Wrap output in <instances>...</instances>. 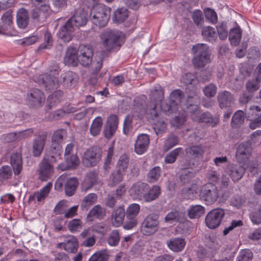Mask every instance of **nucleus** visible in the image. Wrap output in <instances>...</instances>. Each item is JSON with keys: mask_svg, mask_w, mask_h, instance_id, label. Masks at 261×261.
I'll use <instances>...</instances> for the list:
<instances>
[{"mask_svg": "<svg viewBox=\"0 0 261 261\" xmlns=\"http://www.w3.org/2000/svg\"><path fill=\"white\" fill-rule=\"evenodd\" d=\"M164 97L163 89L160 85H157L154 87L148 108H146L144 105L141 104L140 106L137 103L135 105L134 111L138 113L137 116L139 118H142L146 113L148 119L154 120L158 115L157 106L162 101Z\"/></svg>", "mask_w": 261, "mask_h": 261, "instance_id": "f257e3e1", "label": "nucleus"}, {"mask_svg": "<svg viewBox=\"0 0 261 261\" xmlns=\"http://www.w3.org/2000/svg\"><path fill=\"white\" fill-rule=\"evenodd\" d=\"M100 38L107 50L118 49L123 43L121 32L116 30H107L101 33Z\"/></svg>", "mask_w": 261, "mask_h": 261, "instance_id": "f03ea898", "label": "nucleus"}, {"mask_svg": "<svg viewBox=\"0 0 261 261\" xmlns=\"http://www.w3.org/2000/svg\"><path fill=\"white\" fill-rule=\"evenodd\" d=\"M192 52L194 55L192 63L195 68H203L211 62L208 47L206 44L198 43L193 45Z\"/></svg>", "mask_w": 261, "mask_h": 261, "instance_id": "7ed1b4c3", "label": "nucleus"}, {"mask_svg": "<svg viewBox=\"0 0 261 261\" xmlns=\"http://www.w3.org/2000/svg\"><path fill=\"white\" fill-rule=\"evenodd\" d=\"M186 158L181 163L183 169H191L196 167V162L203 156L204 149L201 145H192L185 149Z\"/></svg>", "mask_w": 261, "mask_h": 261, "instance_id": "20e7f679", "label": "nucleus"}, {"mask_svg": "<svg viewBox=\"0 0 261 261\" xmlns=\"http://www.w3.org/2000/svg\"><path fill=\"white\" fill-rule=\"evenodd\" d=\"M110 15V9L102 5L94 7L90 14L93 23L99 27H103L107 24Z\"/></svg>", "mask_w": 261, "mask_h": 261, "instance_id": "39448f33", "label": "nucleus"}, {"mask_svg": "<svg viewBox=\"0 0 261 261\" xmlns=\"http://www.w3.org/2000/svg\"><path fill=\"white\" fill-rule=\"evenodd\" d=\"M199 197L207 205L214 203L218 197V190L217 187L211 182L205 184L201 189Z\"/></svg>", "mask_w": 261, "mask_h": 261, "instance_id": "423d86ee", "label": "nucleus"}, {"mask_svg": "<svg viewBox=\"0 0 261 261\" xmlns=\"http://www.w3.org/2000/svg\"><path fill=\"white\" fill-rule=\"evenodd\" d=\"M159 228V216L151 214L148 215L142 223L141 231L144 235L150 236L155 233Z\"/></svg>", "mask_w": 261, "mask_h": 261, "instance_id": "0eeeda50", "label": "nucleus"}, {"mask_svg": "<svg viewBox=\"0 0 261 261\" xmlns=\"http://www.w3.org/2000/svg\"><path fill=\"white\" fill-rule=\"evenodd\" d=\"M102 152L97 147H92L87 149L82 158V163L86 167L96 166L101 159Z\"/></svg>", "mask_w": 261, "mask_h": 261, "instance_id": "6e6552de", "label": "nucleus"}, {"mask_svg": "<svg viewBox=\"0 0 261 261\" xmlns=\"http://www.w3.org/2000/svg\"><path fill=\"white\" fill-rule=\"evenodd\" d=\"M225 215L224 210L221 208L212 210L205 217L206 225L210 229H215L218 227L221 224Z\"/></svg>", "mask_w": 261, "mask_h": 261, "instance_id": "1a4fd4ad", "label": "nucleus"}, {"mask_svg": "<svg viewBox=\"0 0 261 261\" xmlns=\"http://www.w3.org/2000/svg\"><path fill=\"white\" fill-rule=\"evenodd\" d=\"M181 82L186 85V92L188 95H197L200 92L199 80L196 76L191 73L184 74Z\"/></svg>", "mask_w": 261, "mask_h": 261, "instance_id": "9d476101", "label": "nucleus"}, {"mask_svg": "<svg viewBox=\"0 0 261 261\" xmlns=\"http://www.w3.org/2000/svg\"><path fill=\"white\" fill-rule=\"evenodd\" d=\"M140 211V206L138 203L130 204L126 211V220L123 226L125 229H130L137 224V216Z\"/></svg>", "mask_w": 261, "mask_h": 261, "instance_id": "9b49d317", "label": "nucleus"}, {"mask_svg": "<svg viewBox=\"0 0 261 261\" xmlns=\"http://www.w3.org/2000/svg\"><path fill=\"white\" fill-rule=\"evenodd\" d=\"M39 178L41 181H46L54 172V167L49 157H43L38 165Z\"/></svg>", "mask_w": 261, "mask_h": 261, "instance_id": "f8f14e48", "label": "nucleus"}, {"mask_svg": "<svg viewBox=\"0 0 261 261\" xmlns=\"http://www.w3.org/2000/svg\"><path fill=\"white\" fill-rule=\"evenodd\" d=\"M77 54L79 64L83 66L87 67L92 63L93 49L90 45L81 44L77 50Z\"/></svg>", "mask_w": 261, "mask_h": 261, "instance_id": "ddd939ff", "label": "nucleus"}, {"mask_svg": "<svg viewBox=\"0 0 261 261\" xmlns=\"http://www.w3.org/2000/svg\"><path fill=\"white\" fill-rule=\"evenodd\" d=\"M47 135L45 132L35 134L32 145V152L34 157L41 156L46 144Z\"/></svg>", "mask_w": 261, "mask_h": 261, "instance_id": "4468645a", "label": "nucleus"}, {"mask_svg": "<svg viewBox=\"0 0 261 261\" xmlns=\"http://www.w3.org/2000/svg\"><path fill=\"white\" fill-rule=\"evenodd\" d=\"M27 99L31 107L39 108L43 105L45 97L41 90L38 89H34L28 94Z\"/></svg>", "mask_w": 261, "mask_h": 261, "instance_id": "2eb2a0df", "label": "nucleus"}, {"mask_svg": "<svg viewBox=\"0 0 261 261\" xmlns=\"http://www.w3.org/2000/svg\"><path fill=\"white\" fill-rule=\"evenodd\" d=\"M248 117L250 120L249 127L252 129L261 126V108L257 106L249 108Z\"/></svg>", "mask_w": 261, "mask_h": 261, "instance_id": "dca6fc26", "label": "nucleus"}, {"mask_svg": "<svg viewBox=\"0 0 261 261\" xmlns=\"http://www.w3.org/2000/svg\"><path fill=\"white\" fill-rule=\"evenodd\" d=\"M252 152L251 144L248 142L240 144L236 151V156L240 163H245L250 158Z\"/></svg>", "mask_w": 261, "mask_h": 261, "instance_id": "f3484780", "label": "nucleus"}, {"mask_svg": "<svg viewBox=\"0 0 261 261\" xmlns=\"http://www.w3.org/2000/svg\"><path fill=\"white\" fill-rule=\"evenodd\" d=\"M65 162L58 165L57 169L61 171L74 170L76 169L80 163L76 154L64 156Z\"/></svg>", "mask_w": 261, "mask_h": 261, "instance_id": "a211bd4d", "label": "nucleus"}, {"mask_svg": "<svg viewBox=\"0 0 261 261\" xmlns=\"http://www.w3.org/2000/svg\"><path fill=\"white\" fill-rule=\"evenodd\" d=\"M37 82L39 85H43L46 90H53L56 89L58 85V79L48 74L40 75Z\"/></svg>", "mask_w": 261, "mask_h": 261, "instance_id": "6ab92c4d", "label": "nucleus"}, {"mask_svg": "<svg viewBox=\"0 0 261 261\" xmlns=\"http://www.w3.org/2000/svg\"><path fill=\"white\" fill-rule=\"evenodd\" d=\"M199 98L197 95H188L187 99V112L190 115L191 118L193 120V117L199 116L200 111L198 108L197 103Z\"/></svg>", "mask_w": 261, "mask_h": 261, "instance_id": "aec40b11", "label": "nucleus"}, {"mask_svg": "<svg viewBox=\"0 0 261 261\" xmlns=\"http://www.w3.org/2000/svg\"><path fill=\"white\" fill-rule=\"evenodd\" d=\"M234 101L233 95L226 90L219 92L217 95L218 105L221 109L230 108Z\"/></svg>", "mask_w": 261, "mask_h": 261, "instance_id": "412c9836", "label": "nucleus"}, {"mask_svg": "<svg viewBox=\"0 0 261 261\" xmlns=\"http://www.w3.org/2000/svg\"><path fill=\"white\" fill-rule=\"evenodd\" d=\"M147 189V184L142 181H137L133 184L130 188V195L134 199L143 200Z\"/></svg>", "mask_w": 261, "mask_h": 261, "instance_id": "4be33fe9", "label": "nucleus"}, {"mask_svg": "<svg viewBox=\"0 0 261 261\" xmlns=\"http://www.w3.org/2000/svg\"><path fill=\"white\" fill-rule=\"evenodd\" d=\"M245 172V169L243 166L240 164H229L227 166L226 172L232 180L238 181L243 176Z\"/></svg>", "mask_w": 261, "mask_h": 261, "instance_id": "5701e85b", "label": "nucleus"}, {"mask_svg": "<svg viewBox=\"0 0 261 261\" xmlns=\"http://www.w3.org/2000/svg\"><path fill=\"white\" fill-rule=\"evenodd\" d=\"M150 142L149 136L145 134L138 136L135 144V151L138 154H142L146 152Z\"/></svg>", "mask_w": 261, "mask_h": 261, "instance_id": "b1692460", "label": "nucleus"}, {"mask_svg": "<svg viewBox=\"0 0 261 261\" xmlns=\"http://www.w3.org/2000/svg\"><path fill=\"white\" fill-rule=\"evenodd\" d=\"M193 117L194 121L199 123H204L212 127L216 126L219 122V117H214L213 115L208 112L202 113H200L199 116H194Z\"/></svg>", "mask_w": 261, "mask_h": 261, "instance_id": "393cba45", "label": "nucleus"}, {"mask_svg": "<svg viewBox=\"0 0 261 261\" xmlns=\"http://www.w3.org/2000/svg\"><path fill=\"white\" fill-rule=\"evenodd\" d=\"M74 30V27L72 25L71 21H67L59 29L58 33L59 38L65 42H68L72 38Z\"/></svg>", "mask_w": 261, "mask_h": 261, "instance_id": "a878e982", "label": "nucleus"}, {"mask_svg": "<svg viewBox=\"0 0 261 261\" xmlns=\"http://www.w3.org/2000/svg\"><path fill=\"white\" fill-rule=\"evenodd\" d=\"M60 82L64 86L71 88L75 86L77 82V76L75 72L68 71L61 74Z\"/></svg>", "mask_w": 261, "mask_h": 261, "instance_id": "bb28decb", "label": "nucleus"}, {"mask_svg": "<svg viewBox=\"0 0 261 261\" xmlns=\"http://www.w3.org/2000/svg\"><path fill=\"white\" fill-rule=\"evenodd\" d=\"M10 164L15 175H18L22 169V154L19 152H14L10 156Z\"/></svg>", "mask_w": 261, "mask_h": 261, "instance_id": "cd10ccee", "label": "nucleus"}, {"mask_svg": "<svg viewBox=\"0 0 261 261\" xmlns=\"http://www.w3.org/2000/svg\"><path fill=\"white\" fill-rule=\"evenodd\" d=\"M126 212L123 206H119L114 209L111 216L112 224L115 227L119 226L123 222Z\"/></svg>", "mask_w": 261, "mask_h": 261, "instance_id": "c85d7f7f", "label": "nucleus"}, {"mask_svg": "<svg viewBox=\"0 0 261 261\" xmlns=\"http://www.w3.org/2000/svg\"><path fill=\"white\" fill-rule=\"evenodd\" d=\"M166 244L172 251L178 252L182 251L185 247L186 241L181 238H173L167 241Z\"/></svg>", "mask_w": 261, "mask_h": 261, "instance_id": "c756f323", "label": "nucleus"}, {"mask_svg": "<svg viewBox=\"0 0 261 261\" xmlns=\"http://www.w3.org/2000/svg\"><path fill=\"white\" fill-rule=\"evenodd\" d=\"M78 58L77 50L74 48L69 47L66 51L64 62L66 65L77 66L79 63Z\"/></svg>", "mask_w": 261, "mask_h": 261, "instance_id": "7c9ffc66", "label": "nucleus"}, {"mask_svg": "<svg viewBox=\"0 0 261 261\" xmlns=\"http://www.w3.org/2000/svg\"><path fill=\"white\" fill-rule=\"evenodd\" d=\"M97 173L95 171L89 172L81 185L82 191L86 192L91 189L97 181Z\"/></svg>", "mask_w": 261, "mask_h": 261, "instance_id": "2f4dec72", "label": "nucleus"}, {"mask_svg": "<svg viewBox=\"0 0 261 261\" xmlns=\"http://www.w3.org/2000/svg\"><path fill=\"white\" fill-rule=\"evenodd\" d=\"M16 16L18 27L22 29L26 28L29 21L28 11L24 8H20L17 11Z\"/></svg>", "mask_w": 261, "mask_h": 261, "instance_id": "473e14b6", "label": "nucleus"}, {"mask_svg": "<svg viewBox=\"0 0 261 261\" xmlns=\"http://www.w3.org/2000/svg\"><path fill=\"white\" fill-rule=\"evenodd\" d=\"M145 192L143 200L150 202L156 199L161 194V188L159 186H153L151 188L148 185V189Z\"/></svg>", "mask_w": 261, "mask_h": 261, "instance_id": "72a5a7b5", "label": "nucleus"}, {"mask_svg": "<svg viewBox=\"0 0 261 261\" xmlns=\"http://www.w3.org/2000/svg\"><path fill=\"white\" fill-rule=\"evenodd\" d=\"M201 35L204 39L208 42L215 41L217 38V31L215 28L210 26L203 27Z\"/></svg>", "mask_w": 261, "mask_h": 261, "instance_id": "f704fd0d", "label": "nucleus"}, {"mask_svg": "<svg viewBox=\"0 0 261 261\" xmlns=\"http://www.w3.org/2000/svg\"><path fill=\"white\" fill-rule=\"evenodd\" d=\"M63 96V92L61 90L56 91L50 94L47 98V107L51 109L55 107L59 103Z\"/></svg>", "mask_w": 261, "mask_h": 261, "instance_id": "c9c22d12", "label": "nucleus"}, {"mask_svg": "<svg viewBox=\"0 0 261 261\" xmlns=\"http://www.w3.org/2000/svg\"><path fill=\"white\" fill-rule=\"evenodd\" d=\"M79 185V181L76 178L72 177L68 179L65 185V191L66 195L72 196L76 190Z\"/></svg>", "mask_w": 261, "mask_h": 261, "instance_id": "e433bc0d", "label": "nucleus"}, {"mask_svg": "<svg viewBox=\"0 0 261 261\" xmlns=\"http://www.w3.org/2000/svg\"><path fill=\"white\" fill-rule=\"evenodd\" d=\"M185 221L184 214L177 211H173L169 213L165 217L166 222H178L181 223Z\"/></svg>", "mask_w": 261, "mask_h": 261, "instance_id": "4c0bfd02", "label": "nucleus"}, {"mask_svg": "<svg viewBox=\"0 0 261 261\" xmlns=\"http://www.w3.org/2000/svg\"><path fill=\"white\" fill-rule=\"evenodd\" d=\"M204 212V207L201 205H191L188 210V216L191 219L199 218Z\"/></svg>", "mask_w": 261, "mask_h": 261, "instance_id": "58836bf2", "label": "nucleus"}, {"mask_svg": "<svg viewBox=\"0 0 261 261\" xmlns=\"http://www.w3.org/2000/svg\"><path fill=\"white\" fill-rule=\"evenodd\" d=\"M52 186V183L49 182L39 191L35 192V196H36L38 202L43 201L46 198L50 191Z\"/></svg>", "mask_w": 261, "mask_h": 261, "instance_id": "ea45409f", "label": "nucleus"}, {"mask_svg": "<svg viewBox=\"0 0 261 261\" xmlns=\"http://www.w3.org/2000/svg\"><path fill=\"white\" fill-rule=\"evenodd\" d=\"M97 196L95 193H91L86 195L82 200L81 207L83 210H87L91 205L96 202Z\"/></svg>", "mask_w": 261, "mask_h": 261, "instance_id": "a19ab883", "label": "nucleus"}, {"mask_svg": "<svg viewBox=\"0 0 261 261\" xmlns=\"http://www.w3.org/2000/svg\"><path fill=\"white\" fill-rule=\"evenodd\" d=\"M242 38V31L238 28H233L230 30L229 34V39L230 43L234 46L239 44Z\"/></svg>", "mask_w": 261, "mask_h": 261, "instance_id": "79ce46f5", "label": "nucleus"}, {"mask_svg": "<svg viewBox=\"0 0 261 261\" xmlns=\"http://www.w3.org/2000/svg\"><path fill=\"white\" fill-rule=\"evenodd\" d=\"M183 153L184 150L181 147H178L173 149L166 155L164 159L165 163L169 164L174 163L178 156L180 154H183Z\"/></svg>", "mask_w": 261, "mask_h": 261, "instance_id": "37998d69", "label": "nucleus"}, {"mask_svg": "<svg viewBox=\"0 0 261 261\" xmlns=\"http://www.w3.org/2000/svg\"><path fill=\"white\" fill-rule=\"evenodd\" d=\"M67 21H71V23L74 27L79 28L85 25L88 19L86 15L83 13L80 15L76 14Z\"/></svg>", "mask_w": 261, "mask_h": 261, "instance_id": "c03bdc74", "label": "nucleus"}, {"mask_svg": "<svg viewBox=\"0 0 261 261\" xmlns=\"http://www.w3.org/2000/svg\"><path fill=\"white\" fill-rule=\"evenodd\" d=\"M244 113L242 110L237 111L233 115L231 120V125L233 128H237L240 126L244 122Z\"/></svg>", "mask_w": 261, "mask_h": 261, "instance_id": "a18cd8bd", "label": "nucleus"}, {"mask_svg": "<svg viewBox=\"0 0 261 261\" xmlns=\"http://www.w3.org/2000/svg\"><path fill=\"white\" fill-rule=\"evenodd\" d=\"M128 16V11L125 8L117 9L114 14V21L118 23L124 21Z\"/></svg>", "mask_w": 261, "mask_h": 261, "instance_id": "49530a36", "label": "nucleus"}, {"mask_svg": "<svg viewBox=\"0 0 261 261\" xmlns=\"http://www.w3.org/2000/svg\"><path fill=\"white\" fill-rule=\"evenodd\" d=\"M102 124L101 117H97L94 119L90 128V133L93 136H96L100 133Z\"/></svg>", "mask_w": 261, "mask_h": 261, "instance_id": "de8ad7c7", "label": "nucleus"}, {"mask_svg": "<svg viewBox=\"0 0 261 261\" xmlns=\"http://www.w3.org/2000/svg\"><path fill=\"white\" fill-rule=\"evenodd\" d=\"M2 20L3 24L0 27L4 30H7L10 29L13 23V16L12 12L7 11L3 14L2 16Z\"/></svg>", "mask_w": 261, "mask_h": 261, "instance_id": "09e8293b", "label": "nucleus"}, {"mask_svg": "<svg viewBox=\"0 0 261 261\" xmlns=\"http://www.w3.org/2000/svg\"><path fill=\"white\" fill-rule=\"evenodd\" d=\"M105 210L100 205H95L88 213V217H94L97 219H102L105 216Z\"/></svg>", "mask_w": 261, "mask_h": 261, "instance_id": "8fccbe9b", "label": "nucleus"}, {"mask_svg": "<svg viewBox=\"0 0 261 261\" xmlns=\"http://www.w3.org/2000/svg\"><path fill=\"white\" fill-rule=\"evenodd\" d=\"M161 110L166 114L170 115L177 111L178 106L176 104H173L168 100V101L163 102L160 103Z\"/></svg>", "mask_w": 261, "mask_h": 261, "instance_id": "3c124183", "label": "nucleus"}, {"mask_svg": "<svg viewBox=\"0 0 261 261\" xmlns=\"http://www.w3.org/2000/svg\"><path fill=\"white\" fill-rule=\"evenodd\" d=\"M188 169H183L181 166V173L180 175L179 178L180 181L185 184L189 183L191 180L195 177V172L193 170L190 171Z\"/></svg>", "mask_w": 261, "mask_h": 261, "instance_id": "603ef678", "label": "nucleus"}, {"mask_svg": "<svg viewBox=\"0 0 261 261\" xmlns=\"http://www.w3.org/2000/svg\"><path fill=\"white\" fill-rule=\"evenodd\" d=\"M261 80L257 77L248 80L246 83V90L250 93H253L259 89Z\"/></svg>", "mask_w": 261, "mask_h": 261, "instance_id": "864d4df0", "label": "nucleus"}, {"mask_svg": "<svg viewBox=\"0 0 261 261\" xmlns=\"http://www.w3.org/2000/svg\"><path fill=\"white\" fill-rule=\"evenodd\" d=\"M129 159L127 154H123L121 155L117 162L116 169L125 172L129 164Z\"/></svg>", "mask_w": 261, "mask_h": 261, "instance_id": "5fc2aeb1", "label": "nucleus"}, {"mask_svg": "<svg viewBox=\"0 0 261 261\" xmlns=\"http://www.w3.org/2000/svg\"><path fill=\"white\" fill-rule=\"evenodd\" d=\"M78 248V242L77 240L72 237L65 242V250L70 253H75Z\"/></svg>", "mask_w": 261, "mask_h": 261, "instance_id": "6e6d98bb", "label": "nucleus"}, {"mask_svg": "<svg viewBox=\"0 0 261 261\" xmlns=\"http://www.w3.org/2000/svg\"><path fill=\"white\" fill-rule=\"evenodd\" d=\"M109 254L106 250H100L94 253L88 261H108Z\"/></svg>", "mask_w": 261, "mask_h": 261, "instance_id": "4d7b16f0", "label": "nucleus"}, {"mask_svg": "<svg viewBox=\"0 0 261 261\" xmlns=\"http://www.w3.org/2000/svg\"><path fill=\"white\" fill-rule=\"evenodd\" d=\"M253 256V253L250 249H242L239 252L236 261H252Z\"/></svg>", "mask_w": 261, "mask_h": 261, "instance_id": "13d9d810", "label": "nucleus"}, {"mask_svg": "<svg viewBox=\"0 0 261 261\" xmlns=\"http://www.w3.org/2000/svg\"><path fill=\"white\" fill-rule=\"evenodd\" d=\"M178 139L176 136L174 134L170 135L165 141L164 150L165 151L169 150L178 144Z\"/></svg>", "mask_w": 261, "mask_h": 261, "instance_id": "bf43d9fd", "label": "nucleus"}, {"mask_svg": "<svg viewBox=\"0 0 261 261\" xmlns=\"http://www.w3.org/2000/svg\"><path fill=\"white\" fill-rule=\"evenodd\" d=\"M184 97V93L179 89L173 91L170 94L169 100L173 104H176L178 106V103L180 101L181 99Z\"/></svg>", "mask_w": 261, "mask_h": 261, "instance_id": "052dcab7", "label": "nucleus"}, {"mask_svg": "<svg viewBox=\"0 0 261 261\" xmlns=\"http://www.w3.org/2000/svg\"><path fill=\"white\" fill-rule=\"evenodd\" d=\"M192 18L194 23L197 27L201 28L204 23V18L202 11L200 10H195L192 15Z\"/></svg>", "mask_w": 261, "mask_h": 261, "instance_id": "680f3d73", "label": "nucleus"}, {"mask_svg": "<svg viewBox=\"0 0 261 261\" xmlns=\"http://www.w3.org/2000/svg\"><path fill=\"white\" fill-rule=\"evenodd\" d=\"M204 14L206 19L211 23L216 24L217 22V14L213 9L210 8H206L204 10Z\"/></svg>", "mask_w": 261, "mask_h": 261, "instance_id": "e2e57ef3", "label": "nucleus"}, {"mask_svg": "<svg viewBox=\"0 0 261 261\" xmlns=\"http://www.w3.org/2000/svg\"><path fill=\"white\" fill-rule=\"evenodd\" d=\"M120 234L118 230H113L109 234L107 242L111 246H117L120 241Z\"/></svg>", "mask_w": 261, "mask_h": 261, "instance_id": "0e129e2a", "label": "nucleus"}, {"mask_svg": "<svg viewBox=\"0 0 261 261\" xmlns=\"http://www.w3.org/2000/svg\"><path fill=\"white\" fill-rule=\"evenodd\" d=\"M12 172L9 166L5 165L0 168V182L11 178Z\"/></svg>", "mask_w": 261, "mask_h": 261, "instance_id": "69168bd1", "label": "nucleus"}, {"mask_svg": "<svg viewBox=\"0 0 261 261\" xmlns=\"http://www.w3.org/2000/svg\"><path fill=\"white\" fill-rule=\"evenodd\" d=\"M217 87L216 85L213 83H210L205 86L203 89V92L205 96L211 98L215 96L217 93Z\"/></svg>", "mask_w": 261, "mask_h": 261, "instance_id": "338daca9", "label": "nucleus"}, {"mask_svg": "<svg viewBox=\"0 0 261 261\" xmlns=\"http://www.w3.org/2000/svg\"><path fill=\"white\" fill-rule=\"evenodd\" d=\"M161 168L159 166H156L152 168L148 174L149 181L151 182L156 181L161 175Z\"/></svg>", "mask_w": 261, "mask_h": 261, "instance_id": "774afa93", "label": "nucleus"}]
</instances>
